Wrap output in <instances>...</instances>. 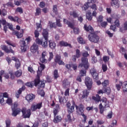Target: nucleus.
Wrapping results in <instances>:
<instances>
[{
	"label": "nucleus",
	"mask_w": 127,
	"mask_h": 127,
	"mask_svg": "<svg viewBox=\"0 0 127 127\" xmlns=\"http://www.w3.org/2000/svg\"><path fill=\"white\" fill-rule=\"evenodd\" d=\"M40 31L39 30H36L34 31V35L35 37L36 38L35 40V42L38 45H41L42 47L43 48H47L48 46V43L47 41H48V37H49V33H48V30L47 29H45L43 30L42 35L43 38L45 39V40H43V39H40L39 35H40V33H39Z\"/></svg>",
	"instance_id": "obj_1"
},
{
	"label": "nucleus",
	"mask_w": 127,
	"mask_h": 127,
	"mask_svg": "<svg viewBox=\"0 0 127 127\" xmlns=\"http://www.w3.org/2000/svg\"><path fill=\"white\" fill-rule=\"evenodd\" d=\"M89 56H90V55L87 51L82 53V57L81 58V63L79 64V67L82 68L83 67L84 69H89L90 67V63H89L88 60Z\"/></svg>",
	"instance_id": "obj_2"
},
{
	"label": "nucleus",
	"mask_w": 127,
	"mask_h": 127,
	"mask_svg": "<svg viewBox=\"0 0 127 127\" xmlns=\"http://www.w3.org/2000/svg\"><path fill=\"white\" fill-rule=\"evenodd\" d=\"M75 108L77 114L79 115V116H82L83 118V123L85 124L86 122H87V116L84 114V105L82 104H80L79 106L75 105Z\"/></svg>",
	"instance_id": "obj_3"
},
{
	"label": "nucleus",
	"mask_w": 127,
	"mask_h": 127,
	"mask_svg": "<svg viewBox=\"0 0 127 127\" xmlns=\"http://www.w3.org/2000/svg\"><path fill=\"white\" fill-rule=\"evenodd\" d=\"M17 107H18V103L15 102L11 107L12 116L13 117H16L17 115H19L22 111V109Z\"/></svg>",
	"instance_id": "obj_4"
},
{
	"label": "nucleus",
	"mask_w": 127,
	"mask_h": 127,
	"mask_svg": "<svg viewBox=\"0 0 127 127\" xmlns=\"http://www.w3.org/2000/svg\"><path fill=\"white\" fill-rule=\"evenodd\" d=\"M25 40H26L27 43L28 44V43L31 41V39L30 38V37L29 36L26 38L25 40H24V38H23L22 40H20V45L22 52H25L27 49V45H26Z\"/></svg>",
	"instance_id": "obj_5"
},
{
	"label": "nucleus",
	"mask_w": 127,
	"mask_h": 127,
	"mask_svg": "<svg viewBox=\"0 0 127 127\" xmlns=\"http://www.w3.org/2000/svg\"><path fill=\"white\" fill-rule=\"evenodd\" d=\"M88 38L92 43H98L100 41V36L94 32L90 33L88 36Z\"/></svg>",
	"instance_id": "obj_6"
},
{
	"label": "nucleus",
	"mask_w": 127,
	"mask_h": 127,
	"mask_svg": "<svg viewBox=\"0 0 127 127\" xmlns=\"http://www.w3.org/2000/svg\"><path fill=\"white\" fill-rule=\"evenodd\" d=\"M85 86L87 87V90H92V87L93 86V80L89 77H86L85 79Z\"/></svg>",
	"instance_id": "obj_7"
},
{
	"label": "nucleus",
	"mask_w": 127,
	"mask_h": 127,
	"mask_svg": "<svg viewBox=\"0 0 127 127\" xmlns=\"http://www.w3.org/2000/svg\"><path fill=\"white\" fill-rule=\"evenodd\" d=\"M22 114L24 119L29 118L31 116V111L30 109L26 110V108H23L22 109Z\"/></svg>",
	"instance_id": "obj_8"
},
{
	"label": "nucleus",
	"mask_w": 127,
	"mask_h": 127,
	"mask_svg": "<svg viewBox=\"0 0 127 127\" xmlns=\"http://www.w3.org/2000/svg\"><path fill=\"white\" fill-rule=\"evenodd\" d=\"M54 61L55 63L60 65H63V66H65V63L62 60L61 55H57L56 56Z\"/></svg>",
	"instance_id": "obj_9"
},
{
	"label": "nucleus",
	"mask_w": 127,
	"mask_h": 127,
	"mask_svg": "<svg viewBox=\"0 0 127 127\" xmlns=\"http://www.w3.org/2000/svg\"><path fill=\"white\" fill-rule=\"evenodd\" d=\"M8 19H9L10 21H13L14 22H17L19 24H21V22H22V20L21 19L18 18L17 16H15L13 17V16L11 15H9L7 17Z\"/></svg>",
	"instance_id": "obj_10"
},
{
	"label": "nucleus",
	"mask_w": 127,
	"mask_h": 127,
	"mask_svg": "<svg viewBox=\"0 0 127 127\" xmlns=\"http://www.w3.org/2000/svg\"><path fill=\"white\" fill-rule=\"evenodd\" d=\"M47 56V53H46V51H44L42 53L41 57H40L39 61L41 63H42L43 64H46L48 61L47 59L45 58Z\"/></svg>",
	"instance_id": "obj_11"
},
{
	"label": "nucleus",
	"mask_w": 127,
	"mask_h": 127,
	"mask_svg": "<svg viewBox=\"0 0 127 127\" xmlns=\"http://www.w3.org/2000/svg\"><path fill=\"white\" fill-rule=\"evenodd\" d=\"M42 108V102L37 103V104H32L31 107V110L33 112H35L36 110H40Z\"/></svg>",
	"instance_id": "obj_12"
},
{
	"label": "nucleus",
	"mask_w": 127,
	"mask_h": 127,
	"mask_svg": "<svg viewBox=\"0 0 127 127\" xmlns=\"http://www.w3.org/2000/svg\"><path fill=\"white\" fill-rule=\"evenodd\" d=\"M90 73L94 80H99V73L97 72L96 69L94 68H91L90 69Z\"/></svg>",
	"instance_id": "obj_13"
},
{
	"label": "nucleus",
	"mask_w": 127,
	"mask_h": 127,
	"mask_svg": "<svg viewBox=\"0 0 127 127\" xmlns=\"http://www.w3.org/2000/svg\"><path fill=\"white\" fill-rule=\"evenodd\" d=\"M0 48L2 49V50H4L6 53H12V54H14V51L12 50V49H11V47H10V49H8L7 46L4 45H1Z\"/></svg>",
	"instance_id": "obj_14"
},
{
	"label": "nucleus",
	"mask_w": 127,
	"mask_h": 127,
	"mask_svg": "<svg viewBox=\"0 0 127 127\" xmlns=\"http://www.w3.org/2000/svg\"><path fill=\"white\" fill-rule=\"evenodd\" d=\"M111 6L115 7V8H120L121 3L119 0H111Z\"/></svg>",
	"instance_id": "obj_15"
},
{
	"label": "nucleus",
	"mask_w": 127,
	"mask_h": 127,
	"mask_svg": "<svg viewBox=\"0 0 127 127\" xmlns=\"http://www.w3.org/2000/svg\"><path fill=\"white\" fill-rule=\"evenodd\" d=\"M96 2H97V0H88V2L85 3L82 7L83 10H87V8H89V4L96 3Z\"/></svg>",
	"instance_id": "obj_16"
},
{
	"label": "nucleus",
	"mask_w": 127,
	"mask_h": 127,
	"mask_svg": "<svg viewBox=\"0 0 127 127\" xmlns=\"http://www.w3.org/2000/svg\"><path fill=\"white\" fill-rule=\"evenodd\" d=\"M3 98H8V94L7 92L0 93V104L1 105H3V102H4Z\"/></svg>",
	"instance_id": "obj_17"
},
{
	"label": "nucleus",
	"mask_w": 127,
	"mask_h": 127,
	"mask_svg": "<svg viewBox=\"0 0 127 127\" xmlns=\"http://www.w3.org/2000/svg\"><path fill=\"white\" fill-rule=\"evenodd\" d=\"M38 49L39 46L37 45V43H34L30 48L32 53H36L38 51Z\"/></svg>",
	"instance_id": "obj_18"
},
{
	"label": "nucleus",
	"mask_w": 127,
	"mask_h": 127,
	"mask_svg": "<svg viewBox=\"0 0 127 127\" xmlns=\"http://www.w3.org/2000/svg\"><path fill=\"white\" fill-rule=\"evenodd\" d=\"M72 106L67 108V113H68V114H72L74 111V109H75V107H76V104L74 100L72 101Z\"/></svg>",
	"instance_id": "obj_19"
},
{
	"label": "nucleus",
	"mask_w": 127,
	"mask_h": 127,
	"mask_svg": "<svg viewBox=\"0 0 127 127\" xmlns=\"http://www.w3.org/2000/svg\"><path fill=\"white\" fill-rule=\"evenodd\" d=\"M35 99V95H33V94H28L26 96V100H27L28 103H30L32 102L33 100Z\"/></svg>",
	"instance_id": "obj_20"
},
{
	"label": "nucleus",
	"mask_w": 127,
	"mask_h": 127,
	"mask_svg": "<svg viewBox=\"0 0 127 127\" xmlns=\"http://www.w3.org/2000/svg\"><path fill=\"white\" fill-rule=\"evenodd\" d=\"M90 94V92L89 91V90L85 89L83 90L82 92V94L81 95V97H80L81 100H83V99H87V97L89 96V94Z\"/></svg>",
	"instance_id": "obj_21"
},
{
	"label": "nucleus",
	"mask_w": 127,
	"mask_h": 127,
	"mask_svg": "<svg viewBox=\"0 0 127 127\" xmlns=\"http://www.w3.org/2000/svg\"><path fill=\"white\" fill-rule=\"evenodd\" d=\"M84 30L87 31V32L90 31V33L94 32V28L93 27L91 26V25H89L88 26L86 24H85L84 26Z\"/></svg>",
	"instance_id": "obj_22"
},
{
	"label": "nucleus",
	"mask_w": 127,
	"mask_h": 127,
	"mask_svg": "<svg viewBox=\"0 0 127 127\" xmlns=\"http://www.w3.org/2000/svg\"><path fill=\"white\" fill-rule=\"evenodd\" d=\"M102 102L103 104L104 108H110V104L109 101L107 100L106 97H103L102 100Z\"/></svg>",
	"instance_id": "obj_23"
},
{
	"label": "nucleus",
	"mask_w": 127,
	"mask_h": 127,
	"mask_svg": "<svg viewBox=\"0 0 127 127\" xmlns=\"http://www.w3.org/2000/svg\"><path fill=\"white\" fill-rule=\"evenodd\" d=\"M59 44L61 47H67V46H68V47H70V48H72V46L71 44H68L67 42H65L64 41L60 42Z\"/></svg>",
	"instance_id": "obj_24"
},
{
	"label": "nucleus",
	"mask_w": 127,
	"mask_h": 127,
	"mask_svg": "<svg viewBox=\"0 0 127 127\" xmlns=\"http://www.w3.org/2000/svg\"><path fill=\"white\" fill-rule=\"evenodd\" d=\"M62 121V117L60 115H56L54 116L53 123L55 124H58V123H60Z\"/></svg>",
	"instance_id": "obj_25"
},
{
	"label": "nucleus",
	"mask_w": 127,
	"mask_h": 127,
	"mask_svg": "<svg viewBox=\"0 0 127 127\" xmlns=\"http://www.w3.org/2000/svg\"><path fill=\"white\" fill-rule=\"evenodd\" d=\"M60 110V105L59 104H56L55 108H54V110H53L54 117L57 116V115H58V113H59Z\"/></svg>",
	"instance_id": "obj_26"
},
{
	"label": "nucleus",
	"mask_w": 127,
	"mask_h": 127,
	"mask_svg": "<svg viewBox=\"0 0 127 127\" xmlns=\"http://www.w3.org/2000/svg\"><path fill=\"white\" fill-rule=\"evenodd\" d=\"M34 86H35V87H37L38 86L39 84H40V76H39V74H37L36 78L34 79Z\"/></svg>",
	"instance_id": "obj_27"
},
{
	"label": "nucleus",
	"mask_w": 127,
	"mask_h": 127,
	"mask_svg": "<svg viewBox=\"0 0 127 127\" xmlns=\"http://www.w3.org/2000/svg\"><path fill=\"white\" fill-rule=\"evenodd\" d=\"M49 46L51 49L52 50H54V49H56V43L54 42V41L50 40L49 41Z\"/></svg>",
	"instance_id": "obj_28"
},
{
	"label": "nucleus",
	"mask_w": 127,
	"mask_h": 127,
	"mask_svg": "<svg viewBox=\"0 0 127 127\" xmlns=\"http://www.w3.org/2000/svg\"><path fill=\"white\" fill-rule=\"evenodd\" d=\"M23 32H24L23 29H22L21 33H19V32H18L17 31H14L15 35H16V36H17V38L18 39L21 38L22 37V36H23Z\"/></svg>",
	"instance_id": "obj_29"
},
{
	"label": "nucleus",
	"mask_w": 127,
	"mask_h": 127,
	"mask_svg": "<svg viewBox=\"0 0 127 127\" xmlns=\"http://www.w3.org/2000/svg\"><path fill=\"white\" fill-rule=\"evenodd\" d=\"M92 100H94L95 102H97V103L101 102V96H100L99 94H96V96H92Z\"/></svg>",
	"instance_id": "obj_30"
},
{
	"label": "nucleus",
	"mask_w": 127,
	"mask_h": 127,
	"mask_svg": "<svg viewBox=\"0 0 127 127\" xmlns=\"http://www.w3.org/2000/svg\"><path fill=\"white\" fill-rule=\"evenodd\" d=\"M7 14V11L5 8L2 9H0V16H5Z\"/></svg>",
	"instance_id": "obj_31"
},
{
	"label": "nucleus",
	"mask_w": 127,
	"mask_h": 127,
	"mask_svg": "<svg viewBox=\"0 0 127 127\" xmlns=\"http://www.w3.org/2000/svg\"><path fill=\"white\" fill-rule=\"evenodd\" d=\"M69 14L71 16H73L74 18H77V17H79V14H78L76 11L70 12Z\"/></svg>",
	"instance_id": "obj_32"
},
{
	"label": "nucleus",
	"mask_w": 127,
	"mask_h": 127,
	"mask_svg": "<svg viewBox=\"0 0 127 127\" xmlns=\"http://www.w3.org/2000/svg\"><path fill=\"white\" fill-rule=\"evenodd\" d=\"M14 5L12 2H8L6 4H3V7L5 8H7V7H14Z\"/></svg>",
	"instance_id": "obj_33"
},
{
	"label": "nucleus",
	"mask_w": 127,
	"mask_h": 127,
	"mask_svg": "<svg viewBox=\"0 0 127 127\" xmlns=\"http://www.w3.org/2000/svg\"><path fill=\"white\" fill-rule=\"evenodd\" d=\"M59 100L60 104H62L63 103H67V99H66L65 97H62V96H59Z\"/></svg>",
	"instance_id": "obj_34"
},
{
	"label": "nucleus",
	"mask_w": 127,
	"mask_h": 127,
	"mask_svg": "<svg viewBox=\"0 0 127 127\" xmlns=\"http://www.w3.org/2000/svg\"><path fill=\"white\" fill-rule=\"evenodd\" d=\"M68 83L69 82H68V79L67 78H65L64 79V80L63 81V86L64 89H66V88L68 87Z\"/></svg>",
	"instance_id": "obj_35"
},
{
	"label": "nucleus",
	"mask_w": 127,
	"mask_h": 127,
	"mask_svg": "<svg viewBox=\"0 0 127 127\" xmlns=\"http://www.w3.org/2000/svg\"><path fill=\"white\" fill-rule=\"evenodd\" d=\"M99 109L100 110V114L101 115H103V114H104V112L105 111V109H106V107H104L102 103H100L99 105Z\"/></svg>",
	"instance_id": "obj_36"
},
{
	"label": "nucleus",
	"mask_w": 127,
	"mask_h": 127,
	"mask_svg": "<svg viewBox=\"0 0 127 127\" xmlns=\"http://www.w3.org/2000/svg\"><path fill=\"white\" fill-rule=\"evenodd\" d=\"M7 24V22H6V20L5 19L2 18L0 19V28H1L2 26L1 25H6Z\"/></svg>",
	"instance_id": "obj_37"
},
{
	"label": "nucleus",
	"mask_w": 127,
	"mask_h": 127,
	"mask_svg": "<svg viewBox=\"0 0 127 127\" xmlns=\"http://www.w3.org/2000/svg\"><path fill=\"white\" fill-rule=\"evenodd\" d=\"M54 78L55 80H57V79H58V78H59V74L58 73V70L57 69H55L54 71Z\"/></svg>",
	"instance_id": "obj_38"
},
{
	"label": "nucleus",
	"mask_w": 127,
	"mask_h": 127,
	"mask_svg": "<svg viewBox=\"0 0 127 127\" xmlns=\"http://www.w3.org/2000/svg\"><path fill=\"white\" fill-rule=\"evenodd\" d=\"M77 41L80 44H85L86 43V42L85 41V40H84V39H83L82 37H78L77 38Z\"/></svg>",
	"instance_id": "obj_39"
},
{
	"label": "nucleus",
	"mask_w": 127,
	"mask_h": 127,
	"mask_svg": "<svg viewBox=\"0 0 127 127\" xmlns=\"http://www.w3.org/2000/svg\"><path fill=\"white\" fill-rule=\"evenodd\" d=\"M25 86H27V87H29V88H33V87L34 86V82H28L26 83Z\"/></svg>",
	"instance_id": "obj_40"
},
{
	"label": "nucleus",
	"mask_w": 127,
	"mask_h": 127,
	"mask_svg": "<svg viewBox=\"0 0 127 127\" xmlns=\"http://www.w3.org/2000/svg\"><path fill=\"white\" fill-rule=\"evenodd\" d=\"M41 14V9L39 7H37L36 9V12L35 13V16H38Z\"/></svg>",
	"instance_id": "obj_41"
},
{
	"label": "nucleus",
	"mask_w": 127,
	"mask_h": 127,
	"mask_svg": "<svg viewBox=\"0 0 127 127\" xmlns=\"http://www.w3.org/2000/svg\"><path fill=\"white\" fill-rule=\"evenodd\" d=\"M8 74L10 75V78L11 80H14L15 78V73H14L13 71H9Z\"/></svg>",
	"instance_id": "obj_42"
},
{
	"label": "nucleus",
	"mask_w": 127,
	"mask_h": 127,
	"mask_svg": "<svg viewBox=\"0 0 127 127\" xmlns=\"http://www.w3.org/2000/svg\"><path fill=\"white\" fill-rule=\"evenodd\" d=\"M5 125H6V127H10V125H11V120L9 119H7L5 120Z\"/></svg>",
	"instance_id": "obj_43"
},
{
	"label": "nucleus",
	"mask_w": 127,
	"mask_h": 127,
	"mask_svg": "<svg viewBox=\"0 0 127 127\" xmlns=\"http://www.w3.org/2000/svg\"><path fill=\"white\" fill-rule=\"evenodd\" d=\"M22 75V71L21 70H18L15 72V76L17 77H20Z\"/></svg>",
	"instance_id": "obj_44"
},
{
	"label": "nucleus",
	"mask_w": 127,
	"mask_h": 127,
	"mask_svg": "<svg viewBox=\"0 0 127 127\" xmlns=\"http://www.w3.org/2000/svg\"><path fill=\"white\" fill-rule=\"evenodd\" d=\"M86 68L85 69H81L79 71V75L81 77H84V76H86Z\"/></svg>",
	"instance_id": "obj_45"
},
{
	"label": "nucleus",
	"mask_w": 127,
	"mask_h": 127,
	"mask_svg": "<svg viewBox=\"0 0 127 127\" xmlns=\"http://www.w3.org/2000/svg\"><path fill=\"white\" fill-rule=\"evenodd\" d=\"M114 25L116 27H118V28H120V26L121 25V24L120 23V20L119 19H117L115 21H114Z\"/></svg>",
	"instance_id": "obj_46"
},
{
	"label": "nucleus",
	"mask_w": 127,
	"mask_h": 127,
	"mask_svg": "<svg viewBox=\"0 0 127 127\" xmlns=\"http://www.w3.org/2000/svg\"><path fill=\"white\" fill-rule=\"evenodd\" d=\"M86 19H88V20L91 21L92 19H93V17L92 16V14L91 12H89L86 14Z\"/></svg>",
	"instance_id": "obj_47"
},
{
	"label": "nucleus",
	"mask_w": 127,
	"mask_h": 127,
	"mask_svg": "<svg viewBox=\"0 0 127 127\" xmlns=\"http://www.w3.org/2000/svg\"><path fill=\"white\" fill-rule=\"evenodd\" d=\"M75 56L77 57V58L81 57V52L78 49L75 50Z\"/></svg>",
	"instance_id": "obj_48"
},
{
	"label": "nucleus",
	"mask_w": 127,
	"mask_h": 127,
	"mask_svg": "<svg viewBox=\"0 0 127 127\" xmlns=\"http://www.w3.org/2000/svg\"><path fill=\"white\" fill-rule=\"evenodd\" d=\"M123 92H127V81L124 82L123 85Z\"/></svg>",
	"instance_id": "obj_49"
},
{
	"label": "nucleus",
	"mask_w": 127,
	"mask_h": 127,
	"mask_svg": "<svg viewBox=\"0 0 127 127\" xmlns=\"http://www.w3.org/2000/svg\"><path fill=\"white\" fill-rule=\"evenodd\" d=\"M49 24L51 28H56V24L51 21H49Z\"/></svg>",
	"instance_id": "obj_50"
},
{
	"label": "nucleus",
	"mask_w": 127,
	"mask_h": 127,
	"mask_svg": "<svg viewBox=\"0 0 127 127\" xmlns=\"http://www.w3.org/2000/svg\"><path fill=\"white\" fill-rule=\"evenodd\" d=\"M56 24L57 25V26H58V27H62V24H61V20H60V19H56Z\"/></svg>",
	"instance_id": "obj_51"
},
{
	"label": "nucleus",
	"mask_w": 127,
	"mask_h": 127,
	"mask_svg": "<svg viewBox=\"0 0 127 127\" xmlns=\"http://www.w3.org/2000/svg\"><path fill=\"white\" fill-rule=\"evenodd\" d=\"M73 30L74 34H79L80 33V29L78 28L74 27Z\"/></svg>",
	"instance_id": "obj_52"
},
{
	"label": "nucleus",
	"mask_w": 127,
	"mask_h": 127,
	"mask_svg": "<svg viewBox=\"0 0 127 127\" xmlns=\"http://www.w3.org/2000/svg\"><path fill=\"white\" fill-rule=\"evenodd\" d=\"M120 52L121 53V54H125L127 52V50L124 48V47H121L120 48Z\"/></svg>",
	"instance_id": "obj_53"
},
{
	"label": "nucleus",
	"mask_w": 127,
	"mask_h": 127,
	"mask_svg": "<svg viewBox=\"0 0 127 127\" xmlns=\"http://www.w3.org/2000/svg\"><path fill=\"white\" fill-rule=\"evenodd\" d=\"M104 93H106L107 95H110V94H111V88L107 87L105 88L104 90Z\"/></svg>",
	"instance_id": "obj_54"
},
{
	"label": "nucleus",
	"mask_w": 127,
	"mask_h": 127,
	"mask_svg": "<svg viewBox=\"0 0 127 127\" xmlns=\"http://www.w3.org/2000/svg\"><path fill=\"white\" fill-rule=\"evenodd\" d=\"M53 11L56 14H57L58 13V9H57V5H53Z\"/></svg>",
	"instance_id": "obj_55"
},
{
	"label": "nucleus",
	"mask_w": 127,
	"mask_h": 127,
	"mask_svg": "<svg viewBox=\"0 0 127 127\" xmlns=\"http://www.w3.org/2000/svg\"><path fill=\"white\" fill-rule=\"evenodd\" d=\"M100 25L103 28H106L108 25V22L106 21L102 22L101 23Z\"/></svg>",
	"instance_id": "obj_56"
},
{
	"label": "nucleus",
	"mask_w": 127,
	"mask_h": 127,
	"mask_svg": "<svg viewBox=\"0 0 127 127\" xmlns=\"http://www.w3.org/2000/svg\"><path fill=\"white\" fill-rule=\"evenodd\" d=\"M110 28L111 30H113L114 32H116V31H117V27L115 25H111Z\"/></svg>",
	"instance_id": "obj_57"
},
{
	"label": "nucleus",
	"mask_w": 127,
	"mask_h": 127,
	"mask_svg": "<svg viewBox=\"0 0 127 127\" xmlns=\"http://www.w3.org/2000/svg\"><path fill=\"white\" fill-rule=\"evenodd\" d=\"M16 12H19V13H23V9L20 7H18L16 8Z\"/></svg>",
	"instance_id": "obj_58"
},
{
	"label": "nucleus",
	"mask_w": 127,
	"mask_h": 127,
	"mask_svg": "<svg viewBox=\"0 0 127 127\" xmlns=\"http://www.w3.org/2000/svg\"><path fill=\"white\" fill-rule=\"evenodd\" d=\"M65 68L67 69L68 71H72V64H65Z\"/></svg>",
	"instance_id": "obj_59"
},
{
	"label": "nucleus",
	"mask_w": 127,
	"mask_h": 127,
	"mask_svg": "<svg viewBox=\"0 0 127 127\" xmlns=\"http://www.w3.org/2000/svg\"><path fill=\"white\" fill-rule=\"evenodd\" d=\"M93 4H92L90 6V8H91V9H93V10H97V5L96 4H95V3H92Z\"/></svg>",
	"instance_id": "obj_60"
},
{
	"label": "nucleus",
	"mask_w": 127,
	"mask_h": 127,
	"mask_svg": "<svg viewBox=\"0 0 127 127\" xmlns=\"http://www.w3.org/2000/svg\"><path fill=\"white\" fill-rule=\"evenodd\" d=\"M97 21L98 23H101L103 22V16L99 15L98 17L97 18Z\"/></svg>",
	"instance_id": "obj_61"
},
{
	"label": "nucleus",
	"mask_w": 127,
	"mask_h": 127,
	"mask_svg": "<svg viewBox=\"0 0 127 127\" xmlns=\"http://www.w3.org/2000/svg\"><path fill=\"white\" fill-rule=\"evenodd\" d=\"M109 85V80H105L104 81V82H102V86L103 87H107Z\"/></svg>",
	"instance_id": "obj_62"
},
{
	"label": "nucleus",
	"mask_w": 127,
	"mask_h": 127,
	"mask_svg": "<svg viewBox=\"0 0 127 127\" xmlns=\"http://www.w3.org/2000/svg\"><path fill=\"white\" fill-rule=\"evenodd\" d=\"M6 103L10 106L12 105V99L11 98H8L6 100Z\"/></svg>",
	"instance_id": "obj_63"
},
{
	"label": "nucleus",
	"mask_w": 127,
	"mask_h": 127,
	"mask_svg": "<svg viewBox=\"0 0 127 127\" xmlns=\"http://www.w3.org/2000/svg\"><path fill=\"white\" fill-rule=\"evenodd\" d=\"M122 42L123 44L127 45V37H123L122 38Z\"/></svg>",
	"instance_id": "obj_64"
}]
</instances>
